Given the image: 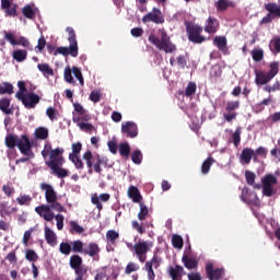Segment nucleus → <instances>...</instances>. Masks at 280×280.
I'll list each match as a JSON object with an SVG mask.
<instances>
[{
  "label": "nucleus",
  "mask_w": 280,
  "mask_h": 280,
  "mask_svg": "<svg viewBox=\"0 0 280 280\" xmlns=\"http://www.w3.org/2000/svg\"><path fill=\"white\" fill-rule=\"evenodd\" d=\"M213 45L218 47L219 51H222L224 56H229V46L226 36H215L213 39Z\"/></svg>",
  "instance_id": "20"
},
{
  "label": "nucleus",
  "mask_w": 280,
  "mask_h": 280,
  "mask_svg": "<svg viewBox=\"0 0 280 280\" xmlns=\"http://www.w3.org/2000/svg\"><path fill=\"white\" fill-rule=\"evenodd\" d=\"M206 272L209 280H221L222 275H224L223 269H213V264L209 262L206 266Z\"/></svg>",
  "instance_id": "16"
},
{
  "label": "nucleus",
  "mask_w": 280,
  "mask_h": 280,
  "mask_svg": "<svg viewBox=\"0 0 280 280\" xmlns=\"http://www.w3.org/2000/svg\"><path fill=\"white\" fill-rule=\"evenodd\" d=\"M168 276L172 280H182L187 272H185V268L180 265H175V267L171 266L167 270Z\"/></svg>",
  "instance_id": "15"
},
{
  "label": "nucleus",
  "mask_w": 280,
  "mask_h": 280,
  "mask_svg": "<svg viewBox=\"0 0 280 280\" xmlns=\"http://www.w3.org/2000/svg\"><path fill=\"white\" fill-rule=\"evenodd\" d=\"M18 205L24 206V205H30L32 202V196L30 195H21L20 197L16 198Z\"/></svg>",
  "instance_id": "54"
},
{
  "label": "nucleus",
  "mask_w": 280,
  "mask_h": 280,
  "mask_svg": "<svg viewBox=\"0 0 280 280\" xmlns=\"http://www.w3.org/2000/svg\"><path fill=\"white\" fill-rule=\"evenodd\" d=\"M70 233L73 235V233H77L78 235H82L84 233V228L82 225L78 224L77 221H70Z\"/></svg>",
  "instance_id": "37"
},
{
  "label": "nucleus",
  "mask_w": 280,
  "mask_h": 280,
  "mask_svg": "<svg viewBox=\"0 0 280 280\" xmlns=\"http://www.w3.org/2000/svg\"><path fill=\"white\" fill-rule=\"evenodd\" d=\"M77 170H84V162H82V159H80V155L74 156L72 159H69Z\"/></svg>",
  "instance_id": "55"
},
{
  "label": "nucleus",
  "mask_w": 280,
  "mask_h": 280,
  "mask_svg": "<svg viewBox=\"0 0 280 280\" xmlns=\"http://www.w3.org/2000/svg\"><path fill=\"white\" fill-rule=\"evenodd\" d=\"M25 259L27 261H38V254L34 249H27L25 253Z\"/></svg>",
  "instance_id": "50"
},
{
  "label": "nucleus",
  "mask_w": 280,
  "mask_h": 280,
  "mask_svg": "<svg viewBox=\"0 0 280 280\" xmlns=\"http://www.w3.org/2000/svg\"><path fill=\"white\" fill-rule=\"evenodd\" d=\"M92 167L96 174H102V158H100V155H97L96 161L93 163Z\"/></svg>",
  "instance_id": "60"
},
{
  "label": "nucleus",
  "mask_w": 280,
  "mask_h": 280,
  "mask_svg": "<svg viewBox=\"0 0 280 280\" xmlns=\"http://www.w3.org/2000/svg\"><path fill=\"white\" fill-rule=\"evenodd\" d=\"M40 189L42 191H45L46 202H56V200H58V194L50 184L42 183Z\"/></svg>",
  "instance_id": "13"
},
{
  "label": "nucleus",
  "mask_w": 280,
  "mask_h": 280,
  "mask_svg": "<svg viewBox=\"0 0 280 280\" xmlns=\"http://www.w3.org/2000/svg\"><path fill=\"white\" fill-rule=\"evenodd\" d=\"M270 49L272 54H280V37H275L271 40Z\"/></svg>",
  "instance_id": "49"
},
{
  "label": "nucleus",
  "mask_w": 280,
  "mask_h": 280,
  "mask_svg": "<svg viewBox=\"0 0 280 280\" xmlns=\"http://www.w3.org/2000/svg\"><path fill=\"white\" fill-rule=\"evenodd\" d=\"M131 161L135 163V165H141L143 161V153H141V150H135L131 153Z\"/></svg>",
  "instance_id": "38"
},
{
  "label": "nucleus",
  "mask_w": 280,
  "mask_h": 280,
  "mask_svg": "<svg viewBox=\"0 0 280 280\" xmlns=\"http://www.w3.org/2000/svg\"><path fill=\"white\" fill-rule=\"evenodd\" d=\"M255 155V150L253 148H244L241 153V163L244 165H250L253 156Z\"/></svg>",
  "instance_id": "22"
},
{
  "label": "nucleus",
  "mask_w": 280,
  "mask_h": 280,
  "mask_svg": "<svg viewBox=\"0 0 280 280\" xmlns=\"http://www.w3.org/2000/svg\"><path fill=\"white\" fill-rule=\"evenodd\" d=\"M254 154L260 156V159H267L268 156V149L264 147H259L254 151Z\"/></svg>",
  "instance_id": "61"
},
{
  "label": "nucleus",
  "mask_w": 280,
  "mask_h": 280,
  "mask_svg": "<svg viewBox=\"0 0 280 280\" xmlns=\"http://www.w3.org/2000/svg\"><path fill=\"white\" fill-rule=\"evenodd\" d=\"M11 101L8 97L0 98V110L4 115H14V109L10 107Z\"/></svg>",
  "instance_id": "27"
},
{
  "label": "nucleus",
  "mask_w": 280,
  "mask_h": 280,
  "mask_svg": "<svg viewBox=\"0 0 280 280\" xmlns=\"http://www.w3.org/2000/svg\"><path fill=\"white\" fill-rule=\"evenodd\" d=\"M40 102V96L34 92L26 93L23 105L25 108H36V105Z\"/></svg>",
  "instance_id": "17"
},
{
  "label": "nucleus",
  "mask_w": 280,
  "mask_h": 280,
  "mask_svg": "<svg viewBox=\"0 0 280 280\" xmlns=\"http://www.w3.org/2000/svg\"><path fill=\"white\" fill-rule=\"evenodd\" d=\"M12 93H14L12 83L3 82L0 84V95H12Z\"/></svg>",
  "instance_id": "30"
},
{
  "label": "nucleus",
  "mask_w": 280,
  "mask_h": 280,
  "mask_svg": "<svg viewBox=\"0 0 280 280\" xmlns=\"http://www.w3.org/2000/svg\"><path fill=\"white\" fill-rule=\"evenodd\" d=\"M279 183V179L275 174H266L261 178V185H262V196H266V198H272L275 194H277V188H275V185Z\"/></svg>",
  "instance_id": "6"
},
{
  "label": "nucleus",
  "mask_w": 280,
  "mask_h": 280,
  "mask_svg": "<svg viewBox=\"0 0 280 280\" xmlns=\"http://www.w3.org/2000/svg\"><path fill=\"white\" fill-rule=\"evenodd\" d=\"M145 264H150L151 268H155L156 270L161 266V258L159 257V255H156V253H154L152 259L147 261Z\"/></svg>",
  "instance_id": "52"
},
{
  "label": "nucleus",
  "mask_w": 280,
  "mask_h": 280,
  "mask_svg": "<svg viewBox=\"0 0 280 280\" xmlns=\"http://www.w3.org/2000/svg\"><path fill=\"white\" fill-rule=\"evenodd\" d=\"M220 30V21L213 16H209L206 21L205 32L207 34H215Z\"/></svg>",
  "instance_id": "18"
},
{
  "label": "nucleus",
  "mask_w": 280,
  "mask_h": 280,
  "mask_svg": "<svg viewBox=\"0 0 280 280\" xmlns=\"http://www.w3.org/2000/svg\"><path fill=\"white\" fill-rule=\"evenodd\" d=\"M241 200L246 205H253V207H261V200L257 197V192H250L246 187L242 189Z\"/></svg>",
  "instance_id": "10"
},
{
  "label": "nucleus",
  "mask_w": 280,
  "mask_h": 280,
  "mask_svg": "<svg viewBox=\"0 0 280 280\" xmlns=\"http://www.w3.org/2000/svg\"><path fill=\"white\" fill-rule=\"evenodd\" d=\"M128 198L132 200V202L140 203L141 200H143V197L141 196V192L139 191V188L137 186H130L127 190Z\"/></svg>",
  "instance_id": "24"
},
{
  "label": "nucleus",
  "mask_w": 280,
  "mask_h": 280,
  "mask_svg": "<svg viewBox=\"0 0 280 280\" xmlns=\"http://www.w3.org/2000/svg\"><path fill=\"white\" fill-rule=\"evenodd\" d=\"M185 27L189 43H194L195 45H202V43L207 40V37L201 35L203 30L202 26L186 21Z\"/></svg>",
  "instance_id": "5"
},
{
  "label": "nucleus",
  "mask_w": 280,
  "mask_h": 280,
  "mask_svg": "<svg viewBox=\"0 0 280 280\" xmlns=\"http://www.w3.org/2000/svg\"><path fill=\"white\" fill-rule=\"evenodd\" d=\"M54 211H58V213H62L65 211V207L58 200L55 202H49L48 205H40L35 208V213L39 218H44L46 222H52L55 218Z\"/></svg>",
  "instance_id": "2"
},
{
  "label": "nucleus",
  "mask_w": 280,
  "mask_h": 280,
  "mask_svg": "<svg viewBox=\"0 0 280 280\" xmlns=\"http://www.w3.org/2000/svg\"><path fill=\"white\" fill-rule=\"evenodd\" d=\"M106 240L109 244H115V241L119 240V233L115 230H108L106 233Z\"/></svg>",
  "instance_id": "45"
},
{
  "label": "nucleus",
  "mask_w": 280,
  "mask_h": 280,
  "mask_svg": "<svg viewBox=\"0 0 280 280\" xmlns=\"http://www.w3.org/2000/svg\"><path fill=\"white\" fill-rule=\"evenodd\" d=\"M264 9L268 12L259 22V25H268L275 19H280V4L276 2H268L264 4Z\"/></svg>",
  "instance_id": "7"
},
{
  "label": "nucleus",
  "mask_w": 280,
  "mask_h": 280,
  "mask_svg": "<svg viewBox=\"0 0 280 280\" xmlns=\"http://www.w3.org/2000/svg\"><path fill=\"white\" fill-rule=\"evenodd\" d=\"M131 226L133 231H137V233H139L140 235H143V233H145V228H143V225L138 223V221H132Z\"/></svg>",
  "instance_id": "62"
},
{
  "label": "nucleus",
  "mask_w": 280,
  "mask_h": 280,
  "mask_svg": "<svg viewBox=\"0 0 280 280\" xmlns=\"http://www.w3.org/2000/svg\"><path fill=\"white\" fill-rule=\"evenodd\" d=\"M182 262L187 270H196L198 268V259L188 257L186 254L183 255Z\"/></svg>",
  "instance_id": "26"
},
{
  "label": "nucleus",
  "mask_w": 280,
  "mask_h": 280,
  "mask_svg": "<svg viewBox=\"0 0 280 280\" xmlns=\"http://www.w3.org/2000/svg\"><path fill=\"white\" fill-rule=\"evenodd\" d=\"M252 58L255 62H261L264 60V49L256 48L252 50Z\"/></svg>",
  "instance_id": "44"
},
{
  "label": "nucleus",
  "mask_w": 280,
  "mask_h": 280,
  "mask_svg": "<svg viewBox=\"0 0 280 280\" xmlns=\"http://www.w3.org/2000/svg\"><path fill=\"white\" fill-rule=\"evenodd\" d=\"M140 211L138 212V220L143 221L145 220V217L148 213H150V210L148 209V206L143 205V202L140 201L139 203Z\"/></svg>",
  "instance_id": "42"
},
{
  "label": "nucleus",
  "mask_w": 280,
  "mask_h": 280,
  "mask_svg": "<svg viewBox=\"0 0 280 280\" xmlns=\"http://www.w3.org/2000/svg\"><path fill=\"white\" fill-rule=\"evenodd\" d=\"M92 205H95L96 209L98 211H102V209H104V206H102V202H108V200H110V194L108 192H104L101 194L100 196L94 195L92 196Z\"/></svg>",
  "instance_id": "19"
},
{
  "label": "nucleus",
  "mask_w": 280,
  "mask_h": 280,
  "mask_svg": "<svg viewBox=\"0 0 280 280\" xmlns=\"http://www.w3.org/2000/svg\"><path fill=\"white\" fill-rule=\"evenodd\" d=\"M232 141L235 148H238L240 143L242 142V127H236L234 133L232 135Z\"/></svg>",
  "instance_id": "36"
},
{
  "label": "nucleus",
  "mask_w": 280,
  "mask_h": 280,
  "mask_svg": "<svg viewBox=\"0 0 280 280\" xmlns=\"http://www.w3.org/2000/svg\"><path fill=\"white\" fill-rule=\"evenodd\" d=\"M149 43L154 45L160 51H165V54H174L176 51V45L170 42V37L165 32L161 33V39L154 34H151L149 36Z\"/></svg>",
  "instance_id": "4"
},
{
  "label": "nucleus",
  "mask_w": 280,
  "mask_h": 280,
  "mask_svg": "<svg viewBox=\"0 0 280 280\" xmlns=\"http://www.w3.org/2000/svg\"><path fill=\"white\" fill-rule=\"evenodd\" d=\"M245 178H246L247 185L252 186V185H255V178H257V175H255V173H253L250 171H246Z\"/></svg>",
  "instance_id": "56"
},
{
  "label": "nucleus",
  "mask_w": 280,
  "mask_h": 280,
  "mask_svg": "<svg viewBox=\"0 0 280 280\" xmlns=\"http://www.w3.org/2000/svg\"><path fill=\"white\" fill-rule=\"evenodd\" d=\"M69 266L72 270H74V275L77 278H84V275H86L88 270L86 267L83 265V260L80 255L73 254L70 256L69 259Z\"/></svg>",
  "instance_id": "8"
},
{
  "label": "nucleus",
  "mask_w": 280,
  "mask_h": 280,
  "mask_svg": "<svg viewBox=\"0 0 280 280\" xmlns=\"http://www.w3.org/2000/svg\"><path fill=\"white\" fill-rule=\"evenodd\" d=\"M22 14L25 16V19H30L31 21H34L36 19V12L34 9H32V5L27 4L22 9Z\"/></svg>",
  "instance_id": "32"
},
{
  "label": "nucleus",
  "mask_w": 280,
  "mask_h": 280,
  "mask_svg": "<svg viewBox=\"0 0 280 280\" xmlns=\"http://www.w3.org/2000/svg\"><path fill=\"white\" fill-rule=\"evenodd\" d=\"M133 250L137 257H141V255H147L150 250V243L145 241H139L136 245H133Z\"/></svg>",
  "instance_id": "21"
},
{
  "label": "nucleus",
  "mask_w": 280,
  "mask_h": 280,
  "mask_svg": "<svg viewBox=\"0 0 280 280\" xmlns=\"http://www.w3.org/2000/svg\"><path fill=\"white\" fill-rule=\"evenodd\" d=\"M80 152H82V143L81 142L72 143V153L69 154V159H74V156H80Z\"/></svg>",
  "instance_id": "43"
},
{
  "label": "nucleus",
  "mask_w": 280,
  "mask_h": 280,
  "mask_svg": "<svg viewBox=\"0 0 280 280\" xmlns=\"http://www.w3.org/2000/svg\"><path fill=\"white\" fill-rule=\"evenodd\" d=\"M230 5H231V2H229V0H218V2L215 3V8L218 12H226Z\"/></svg>",
  "instance_id": "41"
},
{
  "label": "nucleus",
  "mask_w": 280,
  "mask_h": 280,
  "mask_svg": "<svg viewBox=\"0 0 280 280\" xmlns=\"http://www.w3.org/2000/svg\"><path fill=\"white\" fill-rule=\"evenodd\" d=\"M144 270L148 272V279L154 280L156 279V275L154 273V269L150 262L144 264Z\"/></svg>",
  "instance_id": "53"
},
{
  "label": "nucleus",
  "mask_w": 280,
  "mask_h": 280,
  "mask_svg": "<svg viewBox=\"0 0 280 280\" xmlns=\"http://www.w3.org/2000/svg\"><path fill=\"white\" fill-rule=\"evenodd\" d=\"M256 84H268V82H270V80H272V78H275V75H277V71H256Z\"/></svg>",
  "instance_id": "14"
},
{
  "label": "nucleus",
  "mask_w": 280,
  "mask_h": 280,
  "mask_svg": "<svg viewBox=\"0 0 280 280\" xmlns=\"http://www.w3.org/2000/svg\"><path fill=\"white\" fill-rule=\"evenodd\" d=\"M91 102H94V104H97L102 100V93L97 90H94L90 94Z\"/></svg>",
  "instance_id": "59"
},
{
  "label": "nucleus",
  "mask_w": 280,
  "mask_h": 280,
  "mask_svg": "<svg viewBox=\"0 0 280 280\" xmlns=\"http://www.w3.org/2000/svg\"><path fill=\"white\" fill-rule=\"evenodd\" d=\"M215 163V159L209 156L201 165V173L207 175L209 172H211V165Z\"/></svg>",
  "instance_id": "31"
},
{
  "label": "nucleus",
  "mask_w": 280,
  "mask_h": 280,
  "mask_svg": "<svg viewBox=\"0 0 280 280\" xmlns=\"http://www.w3.org/2000/svg\"><path fill=\"white\" fill-rule=\"evenodd\" d=\"M62 154H65V149H50V161H46V163H56L57 161H61V163H65V158L62 156Z\"/></svg>",
  "instance_id": "23"
},
{
  "label": "nucleus",
  "mask_w": 280,
  "mask_h": 280,
  "mask_svg": "<svg viewBox=\"0 0 280 280\" xmlns=\"http://www.w3.org/2000/svg\"><path fill=\"white\" fill-rule=\"evenodd\" d=\"M5 145L9 150H14L18 148L24 156H32V142L30 141V137L27 135H22L21 137L16 135L9 133L4 139Z\"/></svg>",
  "instance_id": "1"
},
{
  "label": "nucleus",
  "mask_w": 280,
  "mask_h": 280,
  "mask_svg": "<svg viewBox=\"0 0 280 280\" xmlns=\"http://www.w3.org/2000/svg\"><path fill=\"white\" fill-rule=\"evenodd\" d=\"M240 108V101H230L226 103L225 110L228 113H233V110H237Z\"/></svg>",
  "instance_id": "51"
},
{
  "label": "nucleus",
  "mask_w": 280,
  "mask_h": 280,
  "mask_svg": "<svg viewBox=\"0 0 280 280\" xmlns=\"http://www.w3.org/2000/svg\"><path fill=\"white\" fill-rule=\"evenodd\" d=\"M46 46H47V40H45V37L42 36L38 38L37 46L35 47V51L40 54V51H43V49H45Z\"/></svg>",
  "instance_id": "58"
},
{
  "label": "nucleus",
  "mask_w": 280,
  "mask_h": 280,
  "mask_svg": "<svg viewBox=\"0 0 280 280\" xmlns=\"http://www.w3.org/2000/svg\"><path fill=\"white\" fill-rule=\"evenodd\" d=\"M142 23H155V25H163L165 23V16L161 9L153 8L151 12L142 16Z\"/></svg>",
  "instance_id": "9"
},
{
  "label": "nucleus",
  "mask_w": 280,
  "mask_h": 280,
  "mask_svg": "<svg viewBox=\"0 0 280 280\" xmlns=\"http://www.w3.org/2000/svg\"><path fill=\"white\" fill-rule=\"evenodd\" d=\"M5 215H12L10 206L7 202L0 203V217L4 218Z\"/></svg>",
  "instance_id": "48"
},
{
  "label": "nucleus",
  "mask_w": 280,
  "mask_h": 280,
  "mask_svg": "<svg viewBox=\"0 0 280 280\" xmlns=\"http://www.w3.org/2000/svg\"><path fill=\"white\" fill-rule=\"evenodd\" d=\"M172 244L174 248H178L180 250V248H183V236L174 234L172 236Z\"/></svg>",
  "instance_id": "47"
},
{
  "label": "nucleus",
  "mask_w": 280,
  "mask_h": 280,
  "mask_svg": "<svg viewBox=\"0 0 280 280\" xmlns=\"http://www.w3.org/2000/svg\"><path fill=\"white\" fill-rule=\"evenodd\" d=\"M137 270H139V265L129 262L125 268V275H131V272H137Z\"/></svg>",
  "instance_id": "57"
},
{
  "label": "nucleus",
  "mask_w": 280,
  "mask_h": 280,
  "mask_svg": "<svg viewBox=\"0 0 280 280\" xmlns=\"http://www.w3.org/2000/svg\"><path fill=\"white\" fill-rule=\"evenodd\" d=\"M13 58L16 60V62H23V60L27 59V50H14Z\"/></svg>",
  "instance_id": "40"
},
{
  "label": "nucleus",
  "mask_w": 280,
  "mask_h": 280,
  "mask_svg": "<svg viewBox=\"0 0 280 280\" xmlns=\"http://www.w3.org/2000/svg\"><path fill=\"white\" fill-rule=\"evenodd\" d=\"M35 137L36 139H40L42 141H45V139L49 137V130L45 127H39L35 129Z\"/></svg>",
  "instance_id": "34"
},
{
  "label": "nucleus",
  "mask_w": 280,
  "mask_h": 280,
  "mask_svg": "<svg viewBox=\"0 0 280 280\" xmlns=\"http://www.w3.org/2000/svg\"><path fill=\"white\" fill-rule=\"evenodd\" d=\"M70 246H72V253H84V243L80 240L71 242Z\"/></svg>",
  "instance_id": "39"
},
{
  "label": "nucleus",
  "mask_w": 280,
  "mask_h": 280,
  "mask_svg": "<svg viewBox=\"0 0 280 280\" xmlns=\"http://www.w3.org/2000/svg\"><path fill=\"white\" fill-rule=\"evenodd\" d=\"M46 165L57 178H67V176H69V171L62 167V165H65V162L62 161L46 162Z\"/></svg>",
  "instance_id": "11"
},
{
  "label": "nucleus",
  "mask_w": 280,
  "mask_h": 280,
  "mask_svg": "<svg viewBox=\"0 0 280 280\" xmlns=\"http://www.w3.org/2000/svg\"><path fill=\"white\" fill-rule=\"evenodd\" d=\"M83 161H85L86 167L88 170V174H93V164L95 163V161L97 159H95L93 156V152H91V150H88L83 156H82Z\"/></svg>",
  "instance_id": "25"
},
{
  "label": "nucleus",
  "mask_w": 280,
  "mask_h": 280,
  "mask_svg": "<svg viewBox=\"0 0 280 280\" xmlns=\"http://www.w3.org/2000/svg\"><path fill=\"white\" fill-rule=\"evenodd\" d=\"M121 133L127 139H135L139 136V127L133 121H127L121 125Z\"/></svg>",
  "instance_id": "12"
},
{
  "label": "nucleus",
  "mask_w": 280,
  "mask_h": 280,
  "mask_svg": "<svg viewBox=\"0 0 280 280\" xmlns=\"http://www.w3.org/2000/svg\"><path fill=\"white\" fill-rule=\"evenodd\" d=\"M119 154L122 159H129L130 156V144L128 142L119 144Z\"/></svg>",
  "instance_id": "35"
},
{
  "label": "nucleus",
  "mask_w": 280,
  "mask_h": 280,
  "mask_svg": "<svg viewBox=\"0 0 280 280\" xmlns=\"http://www.w3.org/2000/svg\"><path fill=\"white\" fill-rule=\"evenodd\" d=\"M83 253L89 255V257H100V245L97 243H90L88 248L83 249Z\"/></svg>",
  "instance_id": "28"
},
{
  "label": "nucleus",
  "mask_w": 280,
  "mask_h": 280,
  "mask_svg": "<svg viewBox=\"0 0 280 280\" xmlns=\"http://www.w3.org/2000/svg\"><path fill=\"white\" fill-rule=\"evenodd\" d=\"M71 250H72V247H71V243H67V242H62L60 243L59 245V252L61 253V255H71Z\"/></svg>",
  "instance_id": "46"
},
{
  "label": "nucleus",
  "mask_w": 280,
  "mask_h": 280,
  "mask_svg": "<svg viewBox=\"0 0 280 280\" xmlns=\"http://www.w3.org/2000/svg\"><path fill=\"white\" fill-rule=\"evenodd\" d=\"M198 89V85H196V82H189L185 90V97H194L196 95V91Z\"/></svg>",
  "instance_id": "33"
},
{
  "label": "nucleus",
  "mask_w": 280,
  "mask_h": 280,
  "mask_svg": "<svg viewBox=\"0 0 280 280\" xmlns=\"http://www.w3.org/2000/svg\"><path fill=\"white\" fill-rule=\"evenodd\" d=\"M78 127L80 130H84V132H93V125L91 122H79Z\"/></svg>",
  "instance_id": "63"
},
{
  "label": "nucleus",
  "mask_w": 280,
  "mask_h": 280,
  "mask_svg": "<svg viewBox=\"0 0 280 280\" xmlns=\"http://www.w3.org/2000/svg\"><path fill=\"white\" fill-rule=\"evenodd\" d=\"M66 32H68V42L70 46L58 47L55 50L54 56H58V54H60L61 56H72V58H78V39L75 38V31L73 27L68 26Z\"/></svg>",
  "instance_id": "3"
},
{
  "label": "nucleus",
  "mask_w": 280,
  "mask_h": 280,
  "mask_svg": "<svg viewBox=\"0 0 280 280\" xmlns=\"http://www.w3.org/2000/svg\"><path fill=\"white\" fill-rule=\"evenodd\" d=\"M7 261L11 262V264H16V261H19V259L16 258V250H12L10 252L7 256H5Z\"/></svg>",
  "instance_id": "64"
},
{
  "label": "nucleus",
  "mask_w": 280,
  "mask_h": 280,
  "mask_svg": "<svg viewBox=\"0 0 280 280\" xmlns=\"http://www.w3.org/2000/svg\"><path fill=\"white\" fill-rule=\"evenodd\" d=\"M44 232L47 244H49V246H56L58 244V242L56 241V233H54L51 229H49V226H45Z\"/></svg>",
  "instance_id": "29"
}]
</instances>
